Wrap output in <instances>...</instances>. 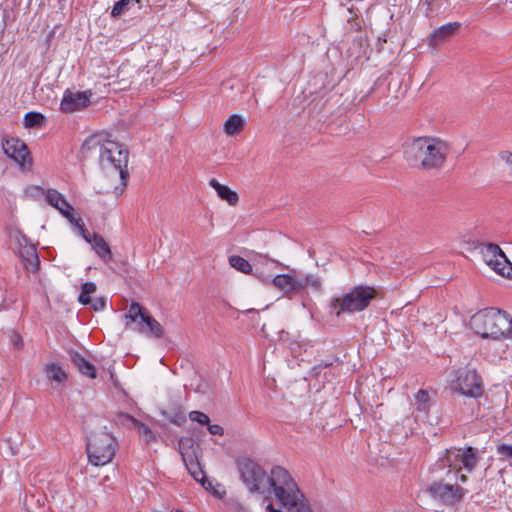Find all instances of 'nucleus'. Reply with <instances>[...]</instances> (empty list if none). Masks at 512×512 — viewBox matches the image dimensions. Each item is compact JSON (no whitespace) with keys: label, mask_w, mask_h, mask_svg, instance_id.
<instances>
[{"label":"nucleus","mask_w":512,"mask_h":512,"mask_svg":"<svg viewBox=\"0 0 512 512\" xmlns=\"http://www.w3.org/2000/svg\"><path fill=\"white\" fill-rule=\"evenodd\" d=\"M93 154H98L99 164L104 172L118 175L121 183L126 186L129 178V152L124 144L109 139L105 134H94L84 141L80 149L83 159Z\"/></svg>","instance_id":"f257e3e1"},{"label":"nucleus","mask_w":512,"mask_h":512,"mask_svg":"<svg viewBox=\"0 0 512 512\" xmlns=\"http://www.w3.org/2000/svg\"><path fill=\"white\" fill-rule=\"evenodd\" d=\"M237 468L246 488L252 493L274 494L278 488L290 482L289 472L281 466H275L268 474L265 469L254 460L244 457L237 460Z\"/></svg>","instance_id":"f03ea898"},{"label":"nucleus","mask_w":512,"mask_h":512,"mask_svg":"<svg viewBox=\"0 0 512 512\" xmlns=\"http://www.w3.org/2000/svg\"><path fill=\"white\" fill-rule=\"evenodd\" d=\"M449 151V144L436 137H418L403 144L405 160L411 166L426 170L441 169Z\"/></svg>","instance_id":"7ed1b4c3"},{"label":"nucleus","mask_w":512,"mask_h":512,"mask_svg":"<svg viewBox=\"0 0 512 512\" xmlns=\"http://www.w3.org/2000/svg\"><path fill=\"white\" fill-rule=\"evenodd\" d=\"M470 323L474 331L483 338H512V318L500 309L481 310L472 316Z\"/></svg>","instance_id":"20e7f679"},{"label":"nucleus","mask_w":512,"mask_h":512,"mask_svg":"<svg viewBox=\"0 0 512 512\" xmlns=\"http://www.w3.org/2000/svg\"><path fill=\"white\" fill-rule=\"evenodd\" d=\"M117 441L106 427L92 432L87 438L86 452L94 466H104L112 461L117 449Z\"/></svg>","instance_id":"39448f33"},{"label":"nucleus","mask_w":512,"mask_h":512,"mask_svg":"<svg viewBox=\"0 0 512 512\" xmlns=\"http://www.w3.org/2000/svg\"><path fill=\"white\" fill-rule=\"evenodd\" d=\"M376 291L369 286H355L340 297L330 302L331 313L337 317L342 313H354L366 309L375 297Z\"/></svg>","instance_id":"423d86ee"},{"label":"nucleus","mask_w":512,"mask_h":512,"mask_svg":"<svg viewBox=\"0 0 512 512\" xmlns=\"http://www.w3.org/2000/svg\"><path fill=\"white\" fill-rule=\"evenodd\" d=\"M440 463L442 467H449V472L452 470L455 471L456 475H458L462 469L470 473L478 463L476 449L471 446L465 449H447L445 456L440 459Z\"/></svg>","instance_id":"0eeeda50"},{"label":"nucleus","mask_w":512,"mask_h":512,"mask_svg":"<svg viewBox=\"0 0 512 512\" xmlns=\"http://www.w3.org/2000/svg\"><path fill=\"white\" fill-rule=\"evenodd\" d=\"M275 497L286 508L287 512H312L304 495L291 476L290 482L286 481L285 485L278 488V493H276Z\"/></svg>","instance_id":"6e6552de"},{"label":"nucleus","mask_w":512,"mask_h":512,"mask_svg":"<svg viewBox=\"0 0 512 512\" xmlns=\"http://www.w3.org/2000/svg\"><path fill=\"white\" fill-rule=\"evenodd\" d=\"M453 388L460 394L479 398L483 394V383L476 370H459L456 372V378L452 380Z\"/></svg>","instance_id":"1a4fd4ad"},{"label":"nucleus","mask_w":512,"mask_h":512,"mask_svg":"<svg viewBox=\"0 0 512 512\" xmlns=\"http://www.w3.org/2000/svg\"><path fill=\"white\" fill-rule=\"evenodd\" d=\"M481 254L485 263L495 272L507 278H512V264L497 244H485L481 248Z\"/></svg>","instance_id":"9d476101"},{"label":"nucleus","mask_w":512,"mask_h":512,"mask_svg":"<svg viewBox=\"0 0 512 512\" xmlns=\"http://www.w3.org/2000/svg\"><path fill=\"white\" fill-rule=\"evenodd\" d=\"M430 495L445 505H454L459 502L466 493V489L453 484L434 482L428 488Z\"/></svg>","instance_id":"9b49d317"},{"label":"nucleus","mask_w":512,"mask_h":512,"mask_svg":"<svg viewBox=\"0 0 512 512\" xmlns=\"http://www.w3.org/2000/svg\"><path fill=\"white\" fill-rule=\"evenodd\" d=\"M5 154L15 160L22 169H29L31 167V158L26 144L16 138L5 140L2 143Z\"/></svg>","instance_id":"f8f14e48"},{"label":"nucleus","mask_w":512,"mask_h":512,"mask_svg":"<svg viewBox=\"0 0 512 512\" xmlns=\"http://www.w3.org/2000/svg\"><path fill=\"white\" fill-rule=\"evenodd\" d=\"M272 285L282 291L288 298L301 293V282L298 280V272L292 270L287 274H279L272 278Z\"/></svg>","instance_id":"ddd939ff"},{"label":"nucleus","mask_w":512,"mask_h":512,"mask_svg":"<svg viewBox=\"0 0 512 512\" xmlns=\"http://www.w3.org/2000/svg\"><path fill=\"white\" fill-rule=\"evenodd\" d=\"M86 92H72L66 90L61 101V110L67 113L74 112L80 108L86 107L89 102V96Z\"/></svg>","instance_id":"4468645a"},{"label":"nucleus","mask_w":512,"mask_h":512,"mask_svg":"<svg viewBox=\"0 0 512 512\" xmlns=\"http://www.w3.org/2000/svg\"><path fill=\"white\" fill-rule=\"evenodd\" d=\"M460 27V22H450L434 29L428 36V44L432 47L438 46L457 34Z\"/></svg>","instance_id":"2eb2a0df"},{"label":"nucleus","mask_w":512,"mask_h":512,"mask_svg":"<svg viewBox=\"0 0 512 512\" xmlns=\"http://www.w3.org/2000/svg\"><path fill=\"white\" fill-rule=\"evenodd\" d=\"M47 379L55 383L54 389L59 390L67 380L66 371L57 363H48L44 368Z\"/></svg>","instance_id":"dca6fc26"},{"label":"nucleus","mask_w":512,"mask_h":512,"mask_svg":"<svg viewBox=\"0 0 512 512\" xmlns=\"http://www.w3.org/2000/svg\"><path fill=\"white\" fill-rule=\"evenodd\" d=\"M20 256L28 271L34 273L38 270L40 261L34 245H25L21 247Z\"/></svg>","instance_id":"f3484780"},{"label":"nucleus","mask_w":512,"mask_h":512,"mask_svg":"<svg viewBox=\"0 0 512 512\" xmlns=\"http://www.w3.org/2000/svg\"><path fill=\"white\" fill-rule=\"evenodd\" d=\"M181 454L183 461L185 462V465L191 476L196 481L200 482L205 489H210L212 483L205 477L204 471L202 470L199 462L193 458H190V460L188 461L186 455L184 453Z\"/></svg>","instance_id":"a211bd4d"},{"label":"nucleus","mask_w":512,"mask_h":512,"mask_svg":"<svg viewBox=\"0 0 512 512\" xmlns=\"http://www.w3.org/2000/svg\"><path fill=\"white\" fill-rule=\"evenodd\" d=\"M209 185L216 191L218 197L226 201L229 205L235 206L239 201L236 191L231 190L228 186L219 183L216 179H211Z\"/></svg>","instance_id":"6ab92c4d"},{"label":"nucleus","mask_w":512,"mask_h":512,"mask_svg":"<svg viewBox=\"0 0 512 512\" xmlns=\"http://www.w3.org/2000/svg\"><path fill=\"white\" fill-rule=\"evenodd\" d=\"M138 331L141 333H149L155 338H161L164 334L162 325L152 316L142 317V321L138 322Z\"/></svg>","instance_id":"aec40b11"},{"label":"nucleus","mask_w":512,"mask_h":512,"mask_svg":"<svg viewBox=\"0 0 512 512\" xmlns=\"http://www.w3.org/2000/svg\"><path fill=\"white\" fill-rule=\"evenodd\" d=\"M72 363L77 367L78 371L90 378L96 377V369L92 363L84 358L83 355L76 351L69 353Z\"/></svg>","instance_id":"412c9836"},{"label":"nucleus","mask_w":512,"mask_h":512,"mask_svg":"<svg viewBox=\"0 0 512 512\" xmlns=\"http://www.w3.org/2000/svg\"><path fill=\"white\" fill-rule=\"evenodd\" d=\"M96 254L106 263L112 260V252L110 246L100 234H93V242L91 243Z\"/></svg>","instance_id":"4be33fe9"},{"label":"nucleus","mask_w":512,"mask_h":512,"mask_svg":"<svg viewBox=\"0 0 512 512\" xmlns=\"http://www.w3.org/2000/svg\"><path fill=\"white\" fill-rule=\"evenodd\" d=\"M245 125V120L238 114L231 115L224 123V131L228 136L240 133Z\"/></svg>","instance_id":"5701e85b"},{"label":"nucleus","mask_w":512,"mask_h":512,"mask_svg":"<svg viewBox=\"0 0 512 512\" xmlns=\"http://www.w3.org/2000/svg\"><path fill=\"white\" fill-rule=\"evenodd\" d=\"M298 280L301 282V293L310 287L313 291L319 292L322 287L320 278L313 274L298 273Z\"/></svg>","instance_id":"b1692460"},{"label":"nucleus","mask_w":512,"mask_h":512,"mask_svg":"<svg viewBox=\"0 0 512 512\" xmlns=\"http://www.w3.org/2000/svg\"><path fill=\"white\" fill-rule=\"evenodd\" d=\"M229 264L231 265V267L244 274H250L253 270L252 265L249 263V261L238 255L230 256Z\"/></svg>","instance_id":"393cba45"},{"label":"nucleus","mask_w":512,"mask_h":512,"mask_svg":"<svg viewBox=\"0 0 512 512\" xmlns=\"http://www.w3.org/2000/svg\"><path fill=\"white\" fill-rule=\"evenodd\" d=\"M147 314L144 313L143 307L137 303L132 302L128 309V313L125 315L126 318H129L132 322L142 321V317H146Z\"/></svg>","instance_id":"a878e982"},{"label":"nucleus","mask_w":512,"mask_h":512,"mask_svg":"<svg viewBox=\"0 0 512 512\" xmlns=\"http://www.w3.org/2000/svg\"><path fill=\"white\" fill-rule=\"evenodd\" d=\"M132 421L135 427L139 429L140 436L142 437L145 443L149 444L156 440L155 434L151 431V429L148 426L133 418Z\"/></svg>","instance_id":"bb28decb"},{"label":"nucleus","mask_w":512,"mask_h":512,"mask_svg":"<svg viewBox=\"0 0 512 512\" xmlns=\"http://www.w3.org/2000/svg\"><path fill=\"white\" fill-rule=\"evenodd\" d=\"M415 400L417 410L424 412L428 411L430 397L427 390H419L415 396Z\"/></svg>","instance_id":"cd10ccee"},{"label":"nucleus","mask_w":512,"mask_h":512,"mask_svg":"<svg viewBox=\"0 0 512 512\" xmlns=\"http://www.w3.org/2000/svg\"><path fill=\"white\" fill-rule=\"evenodd\" d=\"M44 121V116L38 112H28L24 116L25 127H37Z\"/></svg>","instance_id":"c85d7f7f"},{"label":"nucleus","mask_w":512,"mask_h":512,"mask_svg":"<svg viewBox=\"0 0 512 512\" xmlns=\"http://www.w3.org/2000/svg\"><path fill=\"white\" fill-rule=\"evenodd\" d=\"M140 0H119L117 1L112 10L111 15L112 17L120 16L121 14L125 13L132 2H139Z\"/></svg>","instance_id":"c756f323"},{"label":"nucleus","mask_w":512,"mask_h":512,"mask_svg":"<svg viewBox=\"0 0 512 512\" xmlns=\"http://www.w3.org/2000/svg\"><path fill=\"white\" fill-rule=\"evenodd\" d=\"M62 197L63 195L55 189H48L46 191V201L54 208L58 207Z\"/></svg>","instance_id":"7c9ffc66"},{"label":"nucleus","mask_w":512,"mask_h":512,"mask_svg":"<svg viewBox=\"0 0 512 512\" xmlns=\"http://www.w3.org/2000/svg\"><path fill=\"white\" fill-rule=\"evenodd\" d=\"M276 262L273 261V260H270L267 256H263V255H259L258 256V259H257V262L255 263V276H257L258 278H260L262 281H267L269 280L270 276H267V277H263L262 276V273L259 272V269L257 267L258 264H275Z\"/></svg>","instance_id":"2f4dec72"},{"label":"nucleus","mask_w":512,"mask_h":512,"mask_svg":"<svg viewBox=\"0 0 512 512\" xmlns=\"http://www.w3.org/2000/svg\"><path fill=\"white\" fill-rule=\"evenodd\" d=\"M189 419L191 421L197 422L201 425H207L210 420L208 415H206L205 413H203L201 411H197V410L191 411L189 413Z\"/></svg>","instance_id":"473e14b6"},{"label":"nucleus","mask_w":512,"mask_h":512,"mask_svg":"<svg viewBox=\"0 0 512 512\" xmlns=\"http://www.w3.org/2000/svg\"><path fill=\"white\" fill-rule=\"evenodd\" d=\"M450 2L451 0H422V4L426 6V15L433 12L434 6L440 8L444 3Z\"/></svg>","instance_id":"72a5a7b5"},{"label":"nucleus","mask_w":512,"mask_h":512,"mask_svg":"<svg viewBox=\"0 0 512 512\" xmlns=\"http://www.w3.org/2000/svg\"><path fill=\"white\" fill-rule=\"evenodd\" d=\"M56 209L64 216L68 217L71 216V212L74 211L73 206L65 199V197H62V201H60V204Z\"/></svg>","instance_id":"f704fd0d"},{"label":"nucleus","mask_w":512,"mask_h":512,"mask_svg":"<svg viewBox=\"0 0 512 512\" xmlns=\"http://www.w3.org/2000/svg\"><path fill=\"white\" fill-rule=\"evenodd\" d=\"M90 305L94 311H102L106 307V299L104 297H98L94 300L91 299Z\"/></svg>","instance_id":"c9c22d12"},{"label":"nucleus","mask_w":512,"mask_h":512,"mask_svg":"<svg viewBox=\"0 0 512 512\" xmlns=\"http://www.w3.org/2000/svg\"><path fill=\"white\" fill-rule=\"evenodd\" d=\"M497 451H498V454H500L501 456H504L507 458L512 457V445L501 444L498 446Z\"/></svg>","instance_id":"e433bc0d"},{"label":"nucleus","mask_w":512,"mask_h":512,"mask_svg":"<svg viewBox=\"0 0 512 512\" xmlns=\"http://www.w3.org/2000/svg\"><path fill=\"white\" fill-rule=\"evenodd\" d=\"M206 426H207V430L212 435L222 436L223 433H224V430H223V428L220 425L210 424V422H209Z\"/></svg>","instance_id":"4c0bfd02"},{"label":"nucleus","mask_w":512,"mask_h":512,"mask_svg":"<svg viewBox=\"0 0 512 512\" xmlns=\"http://www.w3.org/2000/svg\"><path fill=\"white\" fill-rule=\"evenodd\" d=\"M96 291V285L93 282H85L82 285L81 292L83 294L91 295Z\"/></svg>","instance_id":"58836bf2"},{"label":"nucleus","mask_w":512,"mask_h":512,"mask_svg":"<svg viewBox=\"0 0 512 512\" xmlns=\"http://www.w3.org/2000/svg\"><path fill=\"white\" fill-rule=\"evenodd\" d=\"M73 226L80 229V227H83V221L80 217H75L73 212H71V216L65 217Z\"/></svg>","instance_id":"ea45409f"},{"label":"nucleus","mask_w":512,"mask_h":512,"mask_svg":"<svg viewBox=\"0 0 512 512\" xmlns=\"http://www.w3.org/2000/svg\"><path fill=\"white\" fill-rule=\"evenodd\" d=\"M170 422L178 425V426H181L183 423L186 422V417L184 414L182 413H179V414H176L175 416L173 417H170L169 418Z\"/></svg>","instance_id":"a19ab883"},{"label":"nucleus","mask_w":512,"mask_h":512,"mask_svg":"<svg viewBox=\"0 0 512 512\" xmlns=\"http://www.w3.org/2000/svg\"><path fill=\"white\" fill-rule=\"evenodd\" d=\"M79 231H80L82 237L85 239L86 242H88L90 244L93 242V235H91L89 233V231L87 229H85L84 226L80 227Z\"/></svg>","instance_id":"79ce46f5"},{"label":"nucleus","mask_w":512,"mask_h":512,"mask_svg":"<svg viewBox=\"0 0 512 512\" xmlns=\"http://www.w3.org/2000/svg\"><path fill=\"white\" fill-rule=\"evenodd\" d=\"M78 301L83 304V305H88L91 303V297L90 295H87V294H83L82 292L80 293L79 297H78Z\"/></svg>","instance_id":"37998d69"},{"label":"nucleus","mask_w":512,"mask_h":512,"mask_svg":"<svg viewBox=\"0 0 512 512\" xmlns=\"http://www.w3.org/2000/svg\"><path fill=\"white\" fill-rule=\"evenodd\" d=\"M207 490H208V491H212V493H213L216 497H218V498H221V497H222V494L224 493V491H223L222 493H220L217 489H215V488L213 487V485L211 486V488H210V489H207Z\"/></svg>","instance_id":"c03bdc74"},{"label":"nucleus","mask_w":512,"mask_h":512,"mask_svg":"<svg viewBox=\"0 0 512 512\" xmlns=\"http://www.w3.org/2000/svg\"><path fill=\"white\" fill-rule=\"evenodd\" d=\"M266 511L267 512H282L278 509H275L271 503L266 506Z\"/></svg>","instance_id":"a18cd8bd"},{"label":"nucleus","mask_w":512,"mask_h":512,"mask_svg":"<svg viewBox=\"0 0 512 512\" xmlns=\"http://www.w3.org/2000/svg\"><path fill=\"white\" fill-rule=\"evenodd\" d=\"M459 480L462 482V483H465L467 481V476L465 474H461L459 476Z\"/></svg>","instance_id":"49530a36"}]
</instances>
